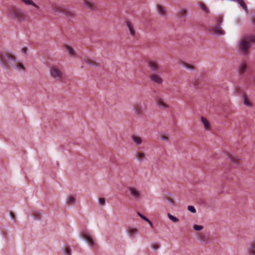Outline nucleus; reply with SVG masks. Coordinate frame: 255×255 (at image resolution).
Instances as JSON below:
<instances>
[{"label": "nucleus", "mask_w": 255, "mask_h": 255, "mask_svg": "<svg viewBox=\"0 0 255 255\" xmlns=\"http://www.w3.org/2000/svg\"><path fill=\"white\" fill-rule=\"evenodd\" d=\"M252 43H255V35L243 36L238 42V48L239 51L244 55H247L249 52Z\"/></svg>", "instance_id": "f257e3e1"}, {"label": "nucleus", "mask_w": 255, "mask_h": 255, "mask_svg": "<svg viewBox=\"0 0 255 255\" xmlns=\"http://www.w3.org/2000/svg\"><path fill=\"white\" fill-rule=\"evenodd\" d=\"M10 14L12 18L18 22L24 21L26 19L24 12L19 7H15L10 9Z\"/></svg>", "instance_id": "f03ea898"}, {"label": "nucleus", "mask_w": 255, "mask_h": 255, "mask_svg": "<svg viewBox=\"0 0 255 255\" xmlns=\"http://www.w3.org/2000/svg\"><path fill=\"white\" fill-rule=\"evenodd\" d=\"M132 110L136 117H141L146 111V108L144 104L141 102H136L132 105Z\"/></svg>", "instance_id": "7ed1b4c3"}, {"label": "nucleus", "mask_w": 255, "mask_h": 255, "mask_svg": "<svg viewBox=\"0 0 255 255\" xmlns=\"http://www.w3.org/2000/svg\"><path fill=\"white\" fill-rule=\"evenodd\" d=\"M0 61L2 63L3 67H5L4 62H7L9 63L11 65L12 63H15V58L14 56L10 54L6 53H0Z\"/></svg>", "instance_id": "20e7f679"}, {"label": "nucleus", "mask_w": 255, "mask_h": 255, "mask_svg": "<svg viewBox=\"0 0 255 255\" xmlns=\"http://www.w3.org/2000/svg\"><path fill=\"white\" fill-rule=\"evenodd\" d=\"M50 76L55 79L59 80L62 78L63 73L57 66H53L50 68Z\"/></svg>", "instance_id": "39448f33"}, {"label": "nucleus", "mask_w": 255, "mask_h": 255, "mask_svg": "<svg viewBox=\"0 0 255 255\" xmlns=\"http://www.w3.org/2000/svg\"><path fill=\"white\" fill-rule=\"evenodd\" d=\"M197 240L203 245H207L210 243L211 239L210 236L204 232L198 233L196 234Z\"/></svg>", "instance_id": "423d86ee"}, {"label": "nucleus", "mask_w": 255, "mask_h": 255, "mask_svg": "<svg viewBox=\"0 0 255 255\" xmlns=\"http://www.w3.org/2000/svg\"><path fill=\"white\" fill-rule=\"evenodd\" d=\"M149 79L151 82L160 85L163 83V79L161 76L157 73H153L150 75Z\"/></svg>", "instance_id": "0eeeda50"}, {"label": "nucleus", "mask_w": 255, "mask_h": 255, "mask_svg": "<svg viewBox=\"0 0 255 255\" xmlns=\"http://www.w3.org/2000/svg\"><path fill=\"white\" fill-rule=\"evenodd\" d=\"M211 31L214 34L218 36L223 35L225 34V31L222 29L221 25L215 24L211 27Z\"/></svg>", "instance_id": "6e6552de"}, {"label": "nucleus", "mask_w": 255, "mask_h": 255, "mask_svg": "<svg viewBox=\"0 0 255 255\" xmlns=\"http://www.w3.org/2000/svg\"><path fill=\"white\" fill-rule=\"evenodd\" d=\"M83 3L90 10L95 11L98 9V5L92 0H84Z\"/></svg>", "instance_id": "1a4fd4ad"}, {"label": "nucleus", "mask_w": 255, "mask_h": 255, "mask_svg": "<svg viewBox=\"0 0 255 255\" xmlns=\"http://www.w3.org/2000/svg\"><path fill=\"white\" fill-rule=\"evenodd\" d=\"M248 70V65L245 61L242 62L239 65L238 72L240 75H243Z\"/></svg>", "instance_id": "9d476101"}, {"label": "nucleus", "mask_w": 255, "mask_h": 255, "mask_svg": "<svg viewBox=\"0 0 255 255\" xmlns=\"http://www.w3.org/2000/svg\"><path fill=\"white\" fill-rule=\"evenodd\" d=\"M148 66L150 69L154 72L157 71L160 69V66L154 60H151L148 63Z\"/></svg>", "instance_id": "9b49d317"}, {"label": "nucleus", "mask_w": 255, "mask_h": 255, "mask_svg": "<svg viewBox=\"0 0 255 255\" xmlns=\"http://www.w3.org/2000/svg\"><path fill=\"white\" fill-rule=\"evenodd\" d=\"M64 6L53 3L51 4V8L55 13H62Z\"/></svg>", "instance_id": "f8f14e48"}, {"label": "nucleus", "mask_w": 255, "mask_h": 255, "mask_svg": "<svg viewBox=\"0 0 255 255\" xmlns=\"http://www.w3.org/2000/svg\"><path fill=\"white\" fill-rule=\"evenodd\" d=\"M22 2L26 5H30L33 6L35 9L40 10V6L37 4L33 0H20Z\"/></svg>", "instance_id": "ddd939ff"}, {"label": "nucleus", "mask_w": 255, "mask_h": 255, "mask_svg": "<svg viewBox=\"0 0 255 255\" xmlns=\"http://www.w3.org/2000/svg\"><path fill=\"white\" fill-rule=\"evenodd\" d=\"M62 13L68 18H72L75 16V12L73 10L66 8L65 6L64 7Z\"/></svg>", "instance_id": "4468645a"}, {"label": "nucleus", "mask_w": 255, "mask_h": 255, "mask_svg": "<svg viewBox=\"0 0 255 255\" xmlns=\"http://www.w3.org/2000/svg\"><path fill=\"white\" fill-rule=\"evenodd\" d=\"M83 238L86 241L87 243L90 247H93L94 245V241L90 235L88 233H83Z\"/></svg>", "instance_id": "2eb2a0df"}, {"label": "nucleus", "mask_w": 255, "mask_h": 255, "mask_svg": "<svg viewBox=\"0 0 255 255\" xmlns=\"http://www.w3.org/2000/svg\"><path fill=\"white\" fill-rule=\"evenodd\" d=\"M128 235L131 237H134L138 233V230L136 228L128 227L127 230Z\"/></svg>", "instance_id": "dca6fc26"}, {"label": "nucleus", "mask_w": 255, "mask_h": 255, "mask_svg": "<svg viewBox=\"0 0 255 255\" xmlns=\"http://www.w3.org/2000/svg\"><path fill=\"white\" fill-rule=\"evenodd\" d=\"M11 66L13 68L18 71H23L25 70V67L23 64L21 63L18 62L16 60L15 63H11Z\"/></svg>", "instance_id": "f3484780"}, {"label": "nucleus", "mask_w": 255, "mask_h": 255, "mask_svg": "<svg viewBox=\"0 0 255 255\" xmlns=\"http://www.w3.org/2000/svg\"><path fill=\"white\" fill-rule=\"evenodd\" d=\"M156 104L157 106L162 109H166L168 107V105L166 102L161 98H157L156 100Z\"/></svg>", "instance_id": "a211bd4d"}, {"label": "nucleus", "mask_w": 255, "mask_h": 255, "mask_svg": "<svg viewBox=\"0 0 255 255\" xmlns=\"http://www.w3.org/2000/svg\"><path fill=\"white\" fill-rule=\"evenodd\" d=\"M135 157L136 159L139 162H143L146 159V155L143 152H136L135 153Z\"/></svg>", "instance_id": "6ab92c4d"}, {"label": "nucleus", "mask_w": 255, "mask_h": 255, "mask_svg": "<svg viewBox=\"0 0 255 255\" xmlns=\"http://www.w3.org/2000/svg\"><path fill=\"white\" fill-rule=\"evenodd\" d=\"M243 103L246 106H247L248 107H250V108H251L253 107V104L252 102L250 101V100L249 99V98H248V97L247 95L244 94L243 96Z\"/></svg>", "instance_id": "aec40b11"}, {"label": "nucleus", "mask_w": 255, "mask_h": 255, "mask_svg": "<svg viewBox=\"0 0 255 255\" xmlns=\"http://www.w3.org/2000/svg\"><path fill=\"white\" fill-rule=\"evenodd\" d=\"M131 140L135 145H139L142 142V139L136 135H132L131 136Z\"/></svg>", "instance_id": "412c9836"}, {"label": "nucleus", "mask_w": 255, "mask_h": 255, "mask_svg": "<svg viewBox=\"0 0 255 255\" xmlns=\"http://www.w3.org/2000/svg\"><path fill=\"white\" fill-rule=\"evenodd\" d=\"M156 8L158 13L160 16H164L166 15V9L165 7H163L160 5H157L156 6Z\"/></svg>", "instance_id": "4be33fe9"}, {"label": "nucleus", "mask_w": 255, "mask_h": 255, "mask_svg": "<svg viewBox=\"0 0 255 255\" xmlns=\"http://www.w3.org/2000/svg\"><path fill=\"white\" fill-rule=\"evenodd\" d=\"M76 197L74 195H70L67 198L66 202L68 205H73L76 202Z\"/></svg>", "instance_id": "5701e85b"}, {"label": "nucleus", "mask_w": 255, "mask_h": 255, "mask_svg": "<svg viewBox=\"0 0 255 255\" xmlns=\"http://www.w3.org/2000/svg\"><path fill=\"white\" fill-rule=\"evenodd\" d=\"M65 48L70 56L73 57L76 56V53L72 47L68 45H65Z\"/></svg>", "instance_id": "b1692460"}, {"label": "nucleus", "mask_w": 255, "mask_h": 255, "mask_svg": "<svg viewBox=\"0 0 255 255\" xmlns=\"http://www.w3.org/2000/svg\"><path fill=\"white\" fill-rule=\"evenodd\" d=\"M249 253L251 255H255V240L251 243Z\"/></svg>", "instance_id": "393cba45"}, {"label": "nucleus", "mask_w": 255, "mask_h": 255, "mask_svg": "<svg viewBox=\"0 0 255 255\" xmlns=\"http://www.w3.org/2000/svg\"><path fill=\"white\" fill-rule=\"evenodd\" d=\"M201 120L206 129L209 130L210 128V125L209 121L204 117H202Z\"/></svg>", "instance_id": "a878e982"}, {"label": "nucleus", "mask_w": 255, "mask_h": 255, "mask_svg": "<svg viewBox=\"0 0 255 255\" xmlns=\"http://www.w3.org/2000/svg\"><path fill=\"white\" fill-rule=\"evenodd\" d=\"M127 25L130 34L131 36H134L135 34V31L134 29L133 25L130 22H127Z\"/></svg>", "instance_id": "bb28decb"}, {"label": "nucleus", "mask_w": 255, "mask_h": 255, "mask_svg": "<svg viewBox=\"0 0 255 255\" xmlns=\"http://www.w3.org/2000/svg\"><path fill=\"white\" fill-rule=\"evenodd\" d=\"M181 66L185 68V69L189 70L190 71H193L194 69V66L188 63L183 62L181 64Z\"/></svg>", "instance_id": "cd10ccee"}, {"label": "nucleus", "mask_w": 255, "mask_h": 255, "mask_svg": "<svg viewBox=\"0 0 255 255\" xmlns=\"http://www.w3.org/2000/svg\"><path fill=\"white\" fill-rule=\"evenodd\" d=\"M238 3L245 10V11L248 13V9L246 3L244 2L243 0H237Z\"/></svg>", "instance_id": "c85d7f7f"}, {"label": "nucleus", "mask_w": 255, "mask_h": 255, "mask_svg": "<svg viewBox=\"0 0 255 255\" xmlns=\"http://www.w3.org/2000/svg\"><path fill=\"white\" fill-rule=\"evenodd\" d=\"M137 214L141 218L147 222L150 225L151 228H153L152 223L147 218L143 216L140 212H137Z\"/></svg>", "instance_id": "c756f323"}, {"label": "nucleus", "mask_w": 255, "mask_h": 255, "mask_svg": "<svg viewBox=\"0 0 255 255\" xmlns=\"http://www.w3.org/2000/svg\"><path fill=\"white\" fill-rule=\"evenodd\" d=\"M223 21V17L222 15L218 16L216 18V24L222 25Z\"/></svg>", "instance_id": "7c9ffc66"}, {"label": "nucleus", "mask_w": 255, "mask_h": 255, "mask_svg": "<svg viewBox=\"0 0 255 255\" xmlns=\"http://www.w3.org/2000/svg\"><path fill=\"white\" fill-rule=\"evenodd\" d=\"M167 216L169 218V219L173 222L174 223H177L179 221V219L176 218V217L173 216L170 213L167 214Z\"/></svg>", "instance_id": "2f4dec72"}, {"label": "nucleus", "mask_w": 255, "mask_h": 255, "mask_svg": "<svg viewBox=\"0 0 255 255\" xmlns=\"http://www.w3.org/2000/svg\"><path fill=\"white\" fill-rule=\"evenodd\" d=\"M32 215L35 219H39L40 218L41 214L39 212L34 211Z\"/></svg>", "instance_id": "473e14b6"}, {"label": "nucleus", "mask_w": 255, "mask_h": 255, "mask_svg": "<svg viewBox=\"0 0 255 255\" xmlns=\"http://www.w3.org/2000/svg\"><path fill=\"white\" fill-rule=\"evenodd\" d=\"M193 228L194 230L199 231L203 229V226L201 225H194Z\"/></svg>", "instance_id": "72a5a7b5"}, {"label": "nucleus", "mask_w": 255, "mask_h": 255, "mask_svg": "<svg viewBox=\"0 0 255 255\" xmlns=\"http://www.w3.org/2000/svg\"><path fill=\"white\" fill-rule=\"evenodd\" d=\"M165 198L166 199V200L168 201V202L171 204V205H174V200L173 199V198L171 196H166L165 197Z\"/></svg>", "instance_id": "f704fd0d"}, {"label": "nucleus", "mask_w": 255, "mask_h": 255, "mask_svg": "<svg viewBox=\"0 0 255 255\" xmlns=\"http://www.w3.org/2000/svg\"><path fill=\"white\" fill-rule=\"evenodd\" d=\"M64 253L65 255H71V250L69 247H66L64 249Z\"/></svg>", "instance_id": "c9c22d12"}, {"label": "nucleus", "mask_w": 255, "mask_h": 255, "mask_svg": "<svg viewBox=\"0 0 255 255\" xmlns=\"http://www.w3.org/2000/svg\"><path fill=\"white\" fill-rule=\"evenodd\" d=\"M200 7H201V9L203 10H204L205 12L208 13L209 12L208 9L207 8V7L206 6V5L204 4H203V3L201 4Z\"/></svg>", "instance_id": "e433bc0d"}, {"label": "nucleus", "mask_w": 255, "mask_h": 255, "mask_svg": "<svg viewBox=\"0 0 255 255\" xmlns=\"http://www.w3.org/2000/svg\"><path fill=\"white\" fill-rule=\"evenodd\" d=\"M99 204L101 206L105 205V199L104 198H100L99 199Z\"/></svg>", "instance_id": "4c0bfd02"}, {"label": "nucleus", "mask_w": 255, "mask_h": 255, "mask_svg": "<svg viewBox=\"0 0 255 255\" xmlns=\"http://www.w3.org/2000/svg\"><path fill=\"white\" fill-rule=\"evenodd\" d=\"M188 210L193 213H195L196 212L195 208L193 206H189L188 207Z\"/></svg>", "instance_id": "58836bf2"}, {"label": "nucleus", "mask_w": 255, "mask_h": 255, "mask_svg": "<svg viewBox=\"0 0 255 255\" xmlns=\"http://www.w3.org/2000/svg\"><path fill=\"white\" fill-rule=\"evenodd\" d=\"M230 160L234 163L238 164V159L234 157H230Z\"/></svg>", "instance_id": "ea45409f"}, {"label": "nucleus", "mask_w": 255, "mask_h": 255, "mask_svg": "<svg viewBox=\"0 0 255 255\" xmlns=\"http://www.w3.org/2000/svg\"><path fill=\"white\" fill-rule=\"evenodd\" d=\"M179 13L182 16H185L186 15L187 10L186 9H182L180 10Z\"/></svg>", "instance_id": "a19ab883"}, {"label": "nucleus", "mask_w": 255, "mask_h": 255, "mask_svg": "<svg viewBox=\"0 0 255 255\" xmlns=\"http://www.w3.org/2000/svg\"><path fill=\"white\" fill-rule=\"evenodd\" d=\"M131 195L134 198H137L139 197V192H131Z\"/></svg>", "instance_id": "79ce46f5"}, {"label": "nucleus", "mask_w": 255, "mask_h": 255, "mask_svg": "<svg viewBox=\"0 0 255 255\" xmlns=\"http://www.w3.org/2000/svg\"><path fill=\"white\" fill-rule=\"evenodd\" d=\"M151 248L154 250H157L159 248V245L158 244H153L151 245Z\"/></svg>", "instance_id": "37998d69"}, {"label": "nucleus", "mask_w": 255, "mask_h": 255, "mask_svg": "<svg viewBox=\"0 0 255 255\" xmlns=\"http://www.w3.org/2000/svg\"><path fill=\"white\" fill-rule=\"evenodd\" d=\"M161 139L162 140L165 141H166V142H168V138L167 136H162V137H161Z\"/></svg>", "instance_id": "c03bdc74"}, {"label": "nucleus", "mask_w": 255, "mask_h": 255, "mask_svg": "<svg viewBox=\"0 0 255 255\" xmlns=\"http://www.w3.org/2000/svg\"><path fill=\"white\" fill-rule=\"evenodd\" d=\"M10 216H11L12 219L14 220V218H15L14 214L12 212H10Z\"/></svg>", "instance_id": "a18cd8bd"}, {"label": "nucleus", "mask_w": 255, "mask_h": 255, "mask_svg": "<svg viewBox=\"0 0 255 255\" xmlns=\"http://www.w3.org/2000/svg\"><path fill=\"white\" fill-rule=\"evenodd\" d=\"M26 49L25 48H23L22 49V51L23 53H26Z\"/></svg>", "instance_id": "49530a36"}, {"label": "nucleus", "mask_w": 255, "mask_h": 255, "mask_svg": "<svg viewBox=\"0 0 255 255\" xmlns=\"http://www.w3.org/2000/svg\"><path fill=\"white\" fill-rule=\"evenodd\" d=\"M252 22H253V23L255 24V19H253V20H252Z\"/></svg>", "instance_id": "de8ad7c7"}, {"label": "nucleus", "mask_w": 255, "mask_h": 255, "mask_svg": "<svg viewBox=\"0 0 255 255\" xmlns=\"http://www.w3.org/2000/svg\"><path fill=\"white\" fill-rule=\"evenodd\" d=\"M130 191H132V192H134V191H136L135 190L132 189H130Z\"/></svg>", "instance_id": "09e8293b"}]
</instances>
